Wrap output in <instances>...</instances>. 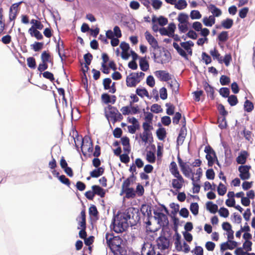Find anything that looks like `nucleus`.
Masks as SVG:
<instances>
[{
    "mask_svg": "<svg viewBox=\"0 0 255 255\" xmlns=\"http://www.w3.org/2000/svg\"><path fill=\"white\" fill-rule=\"evenodd\" d=\"M156 242V246L159 251L156 252L155 247L150 245L147 252L145 248L142 249V255H143L145 253L146 255H166L169 248L172 245L170 240L164 236H161L157 239Z\"/></svg>",
    "mask_w": 255,
    "mask_h": 255,
    "instance_id": "nucleus-1",
    "label": "nucleus"
},
{
    "mask_svg": "<svg viewBox=\"0 0 255 255\" xmlns=\"http://www.w3.org/2000/svg\"><path fill=\"white\" fill-rule=\"evenodd\" d=\"M105 116L108 121L110 119L114 124L117 122H120L123 119L122 115L115 107L109 105L104 109Z\"/></svg>",
    "mask_w": 255,
    "mask_h": 255,
    "instance_id": "nucleus-2",
    "label": "nucleus"
},
{
    "mask_svg": "<svg viewBox=\"0 0 255 255\" xmlns=\"http://www.w3.org/2000/svg\"><path fill=\"white\" fill-rule=\"evenodd\" d=\"M105 238L107 245L112 252L121 249L122 240L119 236H114L113 233H107Z\"/></svg>",
    "mask_w": 255,
    "mask_h": 255,
    "instance_id": "nucleus-3",
    "label": "nucleus"
},
{
    "mask_svg": "<svg viewBox=\"0 0 255 255\" xmlns=\"http://www.w3.org/2000/svg\"><path fill=\"white\" fill-rule=\"evenodd\" d=\"M113 230L117 233H121L125 231L128 227V223L127 219L122 215L117 216L112 222Z\"/></svg>",
    "mask_w": 255,
    "mask_h": 255,
    "instance_id": "nucleus-4",
    "label": "nucleus"
},
{
    "mask_svg": "<svg viewBox=\"0 0 255 255\" xmlns=\"http://www.w3.org/2000/svg\"><path fill=\"white\" fill-rule=\"evenodd\" d=\"M145 74L142 72L131 73L126 78V84L128 87H134L144 78Z\"/></svg>",
    "mask_w": 255,
    "mask_h": 255,
    "instance_id": "nucleus-5",
    "label": "nucleus"
},
{
    "mask_svg": "<svg viewBox=\"0 0 255 255\" xmlns=\"http://www.w3.org/2000/svg\"><path fill=\"white\" fill-rule=\"evenodd\" d=\"M81 150L84 156L88 155L91 156L93 151V144L91 138L88 136H85L82 140Z\"/></svg>",
    "mask_w": 255,
    "mask_h": 255,
    "instance_id": "nucleus-6",
    "label": "nucleus"
},
{
    "mask_svg": "<svg viewBox=\"0 0 255 255\" xmlns=\"http://www.w3.org/2000/svg\"><path fill=\"white\" fill-rule=\"evenodd\" d=\"M142 128L143 131L142 133L139 134V137L143 142L146 143L150 138L153 139L151 130L153 128L149 123H143Z\"/></svg>",
    "mask_w": 255,
    "mask_h": 255,
    "instance_id": "nucleus-7",
    "label": "nucleus"
},
{
    "mask_svg": "<svg viewBox=\"0 0 255 255\" xmlns=\"http://www.w3.org/2000/svg\"><path fill=\"white\" fill-rule=\"evenodd\" d=\"M79 220L78 227V229H81L79 233V236L80 238L84 239L87 237L86 229V211L85 209L82 210L80 213V216L79 217Z\"/></svg>",
    "mask_w": 255,
    "mask_h": 255,
    "instance_id": "nucleus-8",
    "label": "nucleus"
},
{
    "mask_svg": "<svg viewBox=\"0 0 255 255\" xmlns=\"http://www.w3.org/2000/svg\"><path fill=\"white\" fill-rule=\"evenodd\" d=\"M137 214L138 210L136 209L133 207H129L126 210L124 214L122 216L126 219L128 222L129 221L131 224H133V223H131L132 221L135 222L138 219Z\"/></svg>",
    "mask_w": 255,
    "mask_h": 255,
    "instance_id": "nucleus-9",
    "label": "nucleus"
},
{
    "mask_svg": "<svg viewBox=\"0 0 255 255\" xmlns=\"http://www.w3.org/2000/svg\"><path fill=\"white\" fill-rule=\"evenodd\" d=\"M177 160L183 175L187 178L194 177V172H193L192 169L187 164L186 162L183 161L179 154L177 156Z\"/></svg>",
    "mask_w": 255,
    "mask_h": 255,
    "instance_id": "nucleus-10",
    "label": "nucleus"
},
{
    "mask_svg": "<svg viewBox=\"0 0 255 255\" xmlns=\"http://www.w3.org/2000/svg\"><path fill=\"white\" fill-rule=\"evenodd\" d=\"M204 152L206 153V158L208 160V166L210 167L212 166L215 162L214 158L217 159L215 151L208 145L205 146Z\"/></svg>",
    "mask_w": 255,
    "mask_h": 255,
    "instance_id": "nucleus-11",
    "label": "nucleus"
},
{
    "mask_svg": "<svg viewBox=\"0 0 255 255\" xmlns=\"http://www.w3.org/2000/svg\"><path fill=\"white\" fill-rule=\"evenodd\" d=\"M171 180V186L176 191H179L183 186L185 180L181 174L174 175Z\"/></svg>",
    "mask_w": 255,
    "mask_h": 255,
    "instance_id": "nucleus-12",
    "label": "nucleus"
},
{
    "mask_svg": "<svg viewBox=\"0 0 255 255\" xmlns=\"http://www.w3.org/2000/svg\"><path fill=\"white\" fill-rule=\"evenodd\" d=\"M251 169L250 165H240L238 168L240 172L239 176L243 180H248L250 178L251 174L250 170Z\"/></svg>",
    "mask_w": 255,
    "mask_h": 255,
    "instance_id": "nucleus-13",
    "label": "nucleus"
},
{
    "mask_svg": "<svg viewBox=\"0 0 255 255\" xmlns=\"http://www.w3.org/2000/svg\"><path fill=\"white\" fill-rule=\"evenodd\" d=\"M22 2V1H20L13 3L10 6L9 12V20L10 21L14 20L16 18L18 11L19 6Z\"/></svg>",
    "mask_w": 255,
    "mask_h": 255,
    "instance_id": "nucleus-14",
    "label": "nucleus"
},
{
    "mask_svg": "<svg viewBox=\"0 0 255 255\" xmlns=\"http://www.w3.org/2000/svg\"><path fill=\"white\" fill-rule=\"evenodd\" d=\"M238 246V243L234 241H228L226 242L223 243L220 245V251L223 252L227 250H232L236 248Z\"/></svg>",
    "mask_w": 255,
    "mask_h": 255,
    "instance_id": "nucleus-15",
    "label": "nucleus"
},
{
    "mask_svg": "<svg viewBox=\"0 0 255 255\" xmlns=\"http://www.w3.org/2000/svg\"><path fill=\"white\" fill-rule=\"evenodd\" d=\"M155 75L161 81H168L171 79L169 73L164 70H158L154 72Z\"/></svg>",
    "mask_w": 255,
    "mask_h": 255,
    "instance_id": "nucleus-16",
    "label": "nucleus"
},
{
    "mask_svg": "<svg viewBox=\"0 0 255 255\" xmlns=\"http://www.w3.org/2000/svg\"><path fill=\"white\" fill-rule=\"evenodd\" d=\"M145 36L146 40L154 49L159 48L157 41L149 32H145Z\"/></svg>",
    "mask_w": 255,
    "mask_h": 255,
    "instance_id": "nucleus-17",
    "label": "nucleus"
},
{
    "mask_svg": "<svg viewBox=\"0 0 255 255\" xmlns=\"http://www.w3.org/2000/svg\"><path fill=\"white\" fill-rule=\"evenodd\" d=\"M136 179V176L132 173L128 178L124 181L122 185V190L130 188L131 184L133 183Z\"/></svg>",
    "mask_w": 255,
    "mask_h": 255,
    "instance_id": "nucleus-18",
    "label": "nucleus"
},
{
    "mask_svg": "<svg viewBox=\"0 0 255 255\" xmlns=\"http://www.w3.org/2000/svg\"><path fill=\"white\" fill-rule=\"evenodd\" d=\"M101 100L102 102L106 104L109 103L114 104L117 100V97L115 95L110 96L107 93H104L101 96Z\"/></svg>",
    "mask_w": 255,
    "mask_h": 255,
    "instance_id": "nucleus-19",
    "label": "nucleus"
},
{
    "mask_svg": "<svg viewBox=\"0 0 255 255\" xmlns=\"http://www.w3.org/2000/svg\"><path fill=\"white\" fill-rule=\"evenodd\" d=\"M249 156L248 152L246 150L242 151L236 158V161L238 164L243 165L247 161V158Z\"/></svg>",
    "mask_w": 255,
    "mask_h": 255,
    "instance_id": "nucleus-20",
    "label": "nucleus"
},
{
    "mask_svg": "<svg viewBox=\"0 0 255 255\" xmlns=\"http://www.w3.org/2000/svg\"><path fill=\"white\" fill-rule=\"evenodd\" d=\"M234 24V21L232 19L230 18H227L221 21V26L216 25L217 28H220L221 27L225 28V29H230L231 28Z\"/></svg>",
    "mask_w": 255,
    "mask_h": 255,
    "instance_id": "nucleus-21",
    "label": "nucleus"
},
{
    "mask_svg": "<svg viewBox=\"0 0 255 255\" xmlns=\"http://www.w3.org/2000/svg\"><path fill=\"white\" fill-rule=\"evenodd\" d=\"M203 87L207 96H209L212 100H213L214 99V90L213 87L209 85L207 82H205L204 83Z\"/></svg>",
    "mask_w": 255,
    "mask_h": 255,
    "instance_id": "nucleus-22",
    "label": "nucleus"
},
{
    "mask_svg": "<svg viewBox=\"0 0 255 255\" xmlns=\"http://www.w3.org/2000/svg\"><path fill=\"white\" fill-rule=\"evenodd\" d=\"M28 32L32 37H35L37 40H41L43 38L41 33L36 28H34V26H32L29 29Z\"/></svg>",
    "mask_w": 255,
    "mask_h": 255,
    "instance_id": "nucleus-23",
    "label": "nucleus"
},
{
    "mask_svg": "<svg viewBox=\"0 0 255 255\" xmlns=\"http://www.w3.org/2000/svg\"><path fill=\"white\" fill-rule=\"evenodd\" d=\"M92 189L94 191V195H97L100 196L101 198H103L105 196V190L98 185H93Z\"/></svg>",
    "mask_w": 255,
    "mask_h": 255,
    "instance_id": "nucleus-24",
    "label": "nucleus"
},
{
    "mask_svg": "<svg viewBox=\"0 0 255 255\" xmlns=\"http://www.w3.org/2000/svg\"><path fill=\"white\" fill-rule=\"evenodd\" d=\"M216 19L214 16L210 15L209 17L205 16L202 22L206 26L211 27L215 23Z\"/></svg>",
    "mask_w": 255,
    "mask_h": 255,
    "instance_id": "nucleus-25",
    "label": "nucleus"
},
{
    "mask_svg": "<svg viewBox=\"0 0 255 255\" xmlns=\"http://www.w3.org/2000/svg\"><path fill=\"white\" fill-rule=\"evenodd\" d=\"M209 9L213 14L212 15L214 16V17H219L221 15L222 13L221 10L213 4L209 5Z\"/></svg>",
    "mask_w": 255,
    "mask_h": 255,
    "instance_id": "nucleus-26",
    "label": "nucleus"
},
{
    "mask_svg": "<svg viewBox=\"0 0 255 255\" xmlns=\"http://www.w3.org/2000/svg\"><path fill=\"white\" fill-rule=\"evenodd\" d=\"M122 192L125 193L128 199L134 198L136 196L135 190L132 187L122 190Z\"/></svg>",
    "mask_w": 255,
    "mask_h": 255,
    "instance_id": "nucleus-27",
    "label": "nucleus"
},
{
    "mask_svg": "<svg viewBox=\"0 0 255 255\" xmlns=\"http://www.w3.org/2000/svg\"><path fill=\"white\" fill-rule=\"evenodd\" d=\"M104 172V168L102 167L95 169L90 172V176L93 178H97L103 175Z\"/></svg>",
    "mask_w": 255,
    "mask_h": 255,
    "instance_id": "nucleus-28",
    "label": "nucleus"
},
{
    "mask_svg": "<svg viewBox=\"0 0 255 255\" xmlns=\"http://www.w3.org/2000/svg\"><path fill=\"white\" fill-rule=\"evenodd\" d=\"M210 54L213 57L214 60L216 59L219 63H221L222 56L216 48L215 47L213 49L210 50Z\"/></svg>",
    "mask_w": 255,
    "mask_h": 255,
    "instance_id": "nucleus-29",
    "label": "nucleus"
},
{
    "mask_svg": "<svg viewBox=\"0 0 255 255\" xmlns=\"http://www.w3.org/2000/svg\"><path fill=\"white\" fill-rule=\"evenodd\" d=\"M169 171L173 176L180 174L178 169L177 165L174 161H172L170 164Z\"/></svg>",
    "mask_w": 255,
    "mask_h": 255,
    "instance_id": "nucleus-30",
    "label": "nucleus"
},
{
    "mask_svg": "<svg viewBox=\"0 0 255 255\" xmlns=\"http://www.w3.org/2000/svg\"><path fill=\"white\" fill-rule=\"evenodd\" d=\"M207 209L211 213L215 214L218 211V206L211 201H208L206 203Z\"/></svg>",
    "mask_w": 255,
    "mask_h": 255,
    "instance_id": "nucleus-31",
    "label": "nucleus"
},
{
    "mask_svg": "<svg viewBox=\"0 0 255 255\" xmlns=\"http://www.w3.org/2000/svg\"><path fill=\"white\" fill-rule=\"evenodd\" d=\"M154 214L157 216L159 223H162L163 224L164 223L168 224V218L166 215L160 212H154Z\"/></svg>",
    "mask_w": 255,
    "mask_h": 255,
    "instance_id": "nucleus-32",
    "label": "nucleus"
},
{
    "mask_svg": "<svg viewBox=\"0 0 255 255\" xmlns=\"http://www.w3.org/2000/svg\"><path fill=\"white\" fill-rule=\"evenodd\" d=\"M139 66L143 71H146L149 69V64L145 58L142 57L140 59Z\"/></svg>",
    "mask_w": 255,
    "mask_h": 255,
    "instance_id": "nucleus-33",
    "label": "nucleus"
},
{
    "mask_svg": "<svg viewBox=\"0 0 255 255\" xmlns=\"http://www.w3.org/2000/svg\"><path fill=\"white\" fill-rule=\"evenodd\" d=\"M156 135L159 140H164L166 136V131L165 128H161L157 129L156 130Z\"/></svg>",
    "mask_w": 255,
    "mask_h": 255,
    "instance_id": "nucleus-34",
    "label": "nucleus"
},
{
    "mask_svg": "<svg viewBox=\"0 0 255 255\" xmlns=\"http://www.w3.org/2000/svg\"><path fill=\"white\" fill-rule=\"evenodd\" d=\"M229 39L228 32L223 31L218 36V39L220 42H225Z\"/></svg>",
    "mask_w": 255,
    "mask_h": 255,
    "instance_id": "nucleus-35",
    "label": "nucleus"
},
{
    "mask_svg": "<svg viewBox=\"0 0 255 255\" xmlns=\"http://www.w3.org/2000/svg\"><path fill=\"white\" fill-rule=\"evenodd\" d=\"M254 108L253 103L249 100H247L244 104L245 111L247 112H251Z\"/></svg>",
    "mask_w": 255,
    "mask_h": 255,
    "instance_id": "nucleus-36",
    "label": "nucleus"
},
{
    "mask_svg": "<svg viewBox=\"0 0 255 255\" xmlns=\"http://www.w3.org/2000/svg\"><path fill=\"white\" fill-rule=\"evenodd\" d=\"M180 239H181V237H180V235L177 234L175 241L174 244H175V249L178 252H180V251H182V246L181 244V242Z\"/></svg>",
    "mask_w": 255,
    "mask_h": 255,
    "instance_id": "nucleus-37",
    "label": "nucleus"
},
{
    "mask_svg": "<svg viewBox=\"0 0 255 255\" xmlns=\"http://www.w3.org/2000/svg\"><path fill=\"white\" fill-rule=\"evenodd\" d=\"M218 123L219 124L218 126L221 129L226 128L227 126L226 117L222 116L218 118Z\"/></svg>",
    "mask_w": 255,
    "mask_h": 255,
    "instance_id": "nucleus-38",
    "label": "nucleus"
},
{
    "mask_svg": "<svg viewBox=\"0 0 255 255\" xmlns=\"http://www.w3.org/2000/svg\"><path fill=\"white\" fill-rule=\"evenodd\" d=\"M136 94L141 98L144 96L147 98H149V97L148 91L145 88H137L136 90Z\"/></svg>",
    "mask_w": 255,
    "mask_h": 255,
    "instance_id": "nucleus-39",
    "label": "nucleus"
},
{
    "mask_svg": "<svg viewBox=\"0 0 255 255\" xmlns=\"http://www.w3.org/2000/svg\"><path fill=\"white\" fill-rule=\"evenodd\" d=\"M169 85L173 92L175 93L178 92L179 84L175 79L171 80L169 83Z\"/></svg>",
    "mask_w": 255,
    "mask_h": 255,
    "instance_id": "nucleus-40",
    "label": "nucleus"
},
{
    "mask_svg": "<svg viewBox=\"0 0 255 255\" xmlns=\"http://www.w3.org/2000/svg\"><path fill=\"white\" fill-rule=\"evenodd\" d=\"M187 3L185 0H178L175 5V8L181 10L186 7Z\"/></svg>",
    "mask_w": 255,
    "mask_h": 255,
    "instance_id": "nucleus-41",
    "label": "nucleus"
},
{
    "mask_svg": "<svg viewBox=\"0 0 255 255\" xmlns=\"http://www.w3.org/2000/svg\"><path fill=\"white\" fill-rule=\"evenodd\" d=\"M217 109L222 117H226L228 115V112L226 110L223 104H218L217 105Z\"/></svg>",
    "mask_w": 255,
    "mask_h": 255,
    "instance_id": "nucleus-42",
    "label": "nucleus"
},
{
    "mask_svg": "<svg viewBox=\"0 0 255 255\" xmlns=\"http://www.w3.org/2000/svg\"><path fill=\"white\" fill-rule=\"evenodd\" d=\"M228 102L231 106H234L238 103V100L236 96L232 95L228 97Z\"/></svg>",
    "mask_w": 255,
    "mask_h": 255,
    "instance_id": "nucleus-43",
    "label": "nucleus"
},
{
    "mask_svg": "<svg viewBox=\"0 0 255 255\" xmlns=\"http://www.w3.org/2000/svg\"><path fill=\"white\" fill-rule=\"evenodd\" d=\"M217 191L219 195L223 196L227 192V187L222 183L220 182L218 187Z\"/></svg>",
    "mask_w": 255,
    "mask_h": 255,
    "instance_id": "nucleus-44",
    "label": "nucleus"
},
{
    "mask_svg": "<svg viewBox=\"0 0 255 255\" xmlns=\"http://www.w3.org/2000/svg\"><path fill=\"white\" fill-rule=\"evenodd\" d=\"M190 210L194 215H197L199 212V206L197 203H192L190 204Z\"/></svg>",
    "mask_w": 255,
    "mask_h": 255,
    "instance_id": "nucleus-45",
    "label": "nucleus"
},
{
    "mask_svg": "<svg viewBox=\"0 0 255 255\" xmlns=\"http://www.w3.org/2000/svg\"><path fill=\"white\" fill-rule=\"evenodd\" d=\"M51 56L49 52L44 51H43L41 55V61L43 62H51L50 60Z\"/></svg>",
    "mask_w": 255,
    "mask_h": 255,
    "instance_id": "nucleus-46",
    "label": "nucleus"
},
{
    "mask_svg": "<svg viewBox=\"0 0 255 255\" xmlns=\"http://www.w3.org/2000/svg\"><path fill=\"white\" fill-rule=\"evenodd\" d=\"M165 106L167 107L166 114L168 115H173L174 113L175 106L171 103H166Z\"/></svg>",
    "mask_w": 255,
    "mask_h": 255,
    "instance_id": "nucleus-47",
    "label": "nucleus"
},
{
    "mask_svg": "<svg viewBox=\"0 0 255 255\" xmlns=\"http://www.w3.org/2000/svg\"><path fill=\"white\" fill-rule=\"evenodd\" d=\"M43 45V42H35L31 46L34 51L37 52L42 49Z\"/></svg>",
    "mask_w": 255,
    "mask_h": 255,
    "instance_id": "nucleus-48",
    "label": "nucleus"
},
{
    "mask_svg": "<svg viewBox=\"0 0 255 255\" xmlns=\"http://www.w3.org/2000/svg\"><path fill=\"white\" fill-rule=\"evenodd\" d=\"M27 64L28 66L31 69H35L36 68V61L34 58L30 57L27 59Z\"/></svg>",
    "mask_w": 255,
    "mask_h": 255,
    "instance_id": "nucleus-49",
    "label": "nucleus"
},
{
    "mask_svg": "<svg viewBox=\"0 0 255 255\" xmlns=\"http://www.w3.org/2000/svg\"><path fill=\"white\" fill-rule=\"evenodd\" d=\"M191 180L192 181V184H193V193H198L200 192V185L198 184V183H196L195 182V178L194 177H191Z\"/></svg>",
    "mask_w": 255,
    "mask_h": 255,
    "instance_id": "nucleus-50",
    "label": "nucleus"
},
{
    "mask_svg": "<svg viewBox=\"0 0 255 255\" xmlns=\"http://www.w3.org/2000/svg\"><path fill=\"white\" fill-rule=\"evenodd\" d=\"M135 195L137 194L138 196L140 197L142 196L144 193V189L142 185L138 183L136 187Z\"/></svg>",
    "mask_w": 255,
    "mask_h": 255,
    "instance_id": "nucleus-51",
    "label": "nucleus"
},
{
    "mask_svg": "<svg viewBox=\"0 0 255 255\" xmlns=\"http://www.w3.org/2000/svg\"><path fill=\"white\" fill-rule=\"evenodd\" d=\"M232 60V58L231 54H226L224 58H222L221 64L224 63L226 66H228L230 65L231 61Z\"/></svg>",
    "mask_w": 255,
    "mask_h": 255,
    "instance_id": "nucleus-52",
    "label": "nucleus"
},
{
    "mask_svg": "<svg viewBox=\"0 0 255 255\" xmlns=\"http://www.w3.org/2000/svg\"><path fill=\"white\" fill-rule=\"evenodd\" d=\"M190 16L192 19H198L202 17V15L198 10H193L190 12Z\"/></svg>",
    "mask_w": 255,
    "mask_h": 255,
    "instance_id": "nucleus-53",
    "label": "nucleus"
},
{
    "mask_svg": "<svg viewBox=\"0 0 255 255\" xmlns=\"http://www.w3.org/2000/svg\"><path fill=\"white\" fill-rule=\"evenodd\" d=\"M188 16L187 14L184 13H180L178 16V20L181 23H187Z\"/></svg>",
    "mask_w": 255,
    "mask_h": 255,
    "instance_id": "nucleus-54",
    "label": "nucleus"
},
{
    "mask_svg": "<svg viewBox=\"0 0 255 255\" xmlns=\"http://www.w3.org/2000/svg\"><path fill=\"white\" fill-rule=\"evenodd\" d=\"M220 94L224 98H228L230 95L229 89L226 87L221 88L219 90Z\"/></svg>",
    "mask_w": 255,
    "mask_h": 255,
    "instance_id": "nucleus-55",
    "label": "nucleus"
},
{
    "mask_svg": "<svg viewBox=\"0 0 255 255\" xmlns=\"http://www.w3.org/2000/svg\"><path fill=\"white\" fill-rule=\"evenodd\" d=\"M230 78L226 75H222L220 79V82L222 85H227L230 83Z\"/></svg>",
    "mask_w": 255,
    "mask_h": 255,
    "instance_id": "nucleus-56",
    "label": "nucleus"
},
{
    "mask_svg": "<svg viewBox=\"0 0 255 255\" xmlns=\"http://www.w3.org/2000/svg\"><path fill=\"white\" fill-rule=\"evenodd\" d=\"M249 8L248 7H244L241 9L239 12V15L241 18H245L249 12Z\"/></svg>",
    "mask_w": 255,
    "mask_h": 255,
    "instance_id": "nucleus-57",
    "label": "nucleus"
},
{
    "mask_svg": "<svg viewBox=\"0 0 255 255\" xmlns=\"http://www.w3.org/2000/svg\"><path fill=\"white\" fill-rule=\"evenodd\" d=\"M146 160L150 163H154L155 161V156L153 152L148 151L146 154Z\"/></svg>",
    "mask_w": 255,
    "mask_h": 255,
    "instance_id": "nucleus-58",
    "label": "nucleus"
},
{
    "mask_svg": "<svg viewBox=\"0 0 255 255\" xmlns=\"http://www.w3.org/2000/svg\"><path fill=\"white\" fill-rule=\"evenodd\" d=\"M151 111L154 113H159L162 111V109L160 105L157 104H154L151 107Z\"/></svg>",
    "mask_w": 255,
    "mask_h": 255,
    "instance_id": "nucleus-59",
    "label": "nucleus"
},
{
    "mask_svg": "<svg viewBox=\"0 0 255 255\" xmlns=\"http://www.w3.org/2000/svg\"><path fill=\"white\" fill-rule=\"evenodd\" d=\"M144 113L145 114V118H144L145 122L144 123H149L150 125H152V121L153 117V114L150 112H144Z\"/></svg>",
    "mask_w": 255,
    "mask_h": 255,
    "instance_id": "nucleus-60",
    "label": "nucleus"
},
{
    "mask_svg": "<svg viewBox=\"0 0 255 255\" xmlns=\"http://www.w3.org/2000/svg\"><path fill=\"white\" fill-rule=\"evenodd\" d=\"M202 58L206 65L210 64L212 62L211 57L206 52H204L202 53Z\"/></svg>",
    "mask_w": 255,
    "mask_h": 255,
    "instance_id": "nucleus-61",
    "label": "nucleus"
},
{
    "mask_svg": "<svg viewBox=\"0 0 255 255\" xmlns=\"http://www.w3.org/2000/svg\"><path fill=\"white\" fill-rule=\"evenodd\" d=\"M59 180L62 183L66 185L68 187H70L71 184L70 181L68 178L66 177V176L64 175L59 176Z\"/></svg>",
    "mask_w": 255,
    "mask_h": 255,
    "instance_id": "nucleus-62",
    "label": "nucleus"
},
{
    "mask_svg": "<svg viewBox=\"0 0 255 255\" xmlns=\"http://www.w3.org/2000/svg\"><path fill=\"white\" fill-rule=\"evenodd\" d=\"M219 213L221 217L227 218L229 216V212L227 208H221L219 210Z\"/></svg>",
    "mask_w": 255,
    "mask_h": 255,
    "instance_id": "nucleus-63",
    "label": "nucleus"
},
{
    "mask_svg": "<svg viewBox=\"0 0 255 255\" xmlns=\"http://www.w3.org/2000/svg\"><path fill=\"white\" fill-rule=\"evenodd\" d=\"M44 78L49 80L51 82L54 81V77L53 74L49 71H45L42 73Z\"/></svg>",
    "mask_w": 255,
    "mask_h": 255,
    "instance_id": "nucleus-64",
    "label": "nucleus"
}]
</instances>
